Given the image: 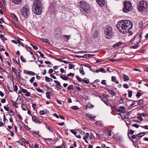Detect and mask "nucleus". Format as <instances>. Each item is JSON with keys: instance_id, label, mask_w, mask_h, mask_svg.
<instances>
[{"instance_id": "obj_1", "label": "nucleus", "mask_w": 148, "mask_h": 148, "mask_svg": "<svg viewBox=\"0 0 148 148\" xmlns=\"http://www.w3.org/2000/svg\"><path fill=\"white\" fill-rule=\"evenodd\" d=\"M41 1L39 0H36L33 3L32 11L35 14L40 15L44 8Z\"/></svg>"}, {"instance_id": "obj_2", "label": "nucleus", "mask_w": 148, "mask_h": 148, "mask_svg": "<svg viewBox=\"0 0 148 148\" xmlns=\"http://www.w3.org/2000/svg\"><path fill=\"white\" fill-rule=\"evenodd\" d=\"M133 27L132 22L128 20H121V32L126 34L128 30L131 29Z\"/></svg>"}, {"instance_id": "obj_3", "label": "nucleus", "mask_w": 148, "mask_h": 148, "mask_svg": "<svg viewBox=\"0 0 148 148\" xmlns=\"http://www.w3.org/2000/svg\"><path fill=\"white\" fill-rule=\"evenodd\" d=\"M142 36L141 34L140 35L136 36L134 38H132L129 43V45L131 48L136 49L139 46V44L141 42V38Z\"/></svg>"}, {"instance_id": "obj_4", "label": "nucleus", "mask_w": 148, "mask_h": 148, "mask_svg": "<svg viewBox=\"0 0 148 148\" xmlns=\"http://www.w3.org/2000/svg\"><path fill=\"white\" fill-rule=\"evenodd\" d=\"M137 9L140 12L147 11L148 10V3L145 1H140L137 5Z\"/></svg>"}, {"instance_id": "obj_5", "label": "nucleus", "mask_w": 148, "mask_h": 148, "mask_svg": "<svg viewBox=\"0 0 148 148\" xmlns=\"http://www.w3.org/2000/svg\"><path fill=\"white\" fill-rule=\"evenodd\" d=\"M104 34L106 37L107 39H110L113 35L112 28L109 25H106L104 28Z\"/></svg>"}, {"instance_id": "obj_6", "label": "nucleus", "mask_w": 148, "mask_h": 148, "mask_svg": "<svg viewBox=\"0 0 148 148\" xmlns=\"http://www.w3.org/2000/svg\"><path fill=\"white\" fill-rule=\"evenodd\" d=\"M21 13L22 16L27 18L30 14L29 8L27 5H25L21 8Z\"/></svg>"}, {"instance_id": "obj_7", "label": "nucleus", "mask_w": 148, "mask_h": 148, "mask_svg": "<svg viewBox=\"0 0 148 148\" xmlns=\"http://www.w3.org/2000/svg\"><path fill=\"white\" fill-rule=\"evenodd\" d=\"M79 6L81 8V11L84 12H87L89 8L88 4L84 1H82L79 3Z\"/></svg>"}, {"instance_id": "obj_8", "label": "nucleus", "mask_w": 148, "mask_h": 148, "mask_svg": "<svg viewBox=\"0 0 148 148\" xmlns=\"http://www.w3.org/2000/svg\"><path fill=\"white\" fill-rule=\"evenodd\" d=\"M124 7L123 9L124 12L127 13L128 12L132 11L133 8L130 2L126 1L124 3Z\"/></svg>"}, {"instance_id": "obj_9", "label": "nucleus", "mask_w": 148, "mask_h": 148, "mask_svg": "<svg viewBox=\"0 0 148 148\" xmlns=\"http://www.w3.org/2000/svg\"><path fill=\"white\" fill-rule=\"evenodd\" d=\"M49 11L52 13L56 12L57 11V7L54 6L53 4H51L49 7Z\"/></svg>"}, {"instance_id": "obj_10", "label": "nucleus", "mask_w": 148, "mask_h": 148, "mask_svg": "<svg viewBox=\"0 0 148 148\" xmlns=\"http://www.w3.org/2000/svg\"><path fill=\"white\" fill-rule=\"evenodd\" d=\"M15 74L16 77L18 79V81H20L21 80L24 81V79L21 77L20 71V70H18V71L15 73Z\"/></svg>"}, {"instance_id": "obj_11", "label": "nucleus", "mask_w": 148, "mask_h": 148, "mask_svg": "<svg viewBox=\"0 0 148 148\" xmlns=\"http://www.w3.org/2000/svg\"><path fill=\"white\" fill-rule=\"evenodd\" d=\"M105 95H103V97H102V96H99V97L101 99V100L107 106H108L110 104L108 102L107 98L106 97H105Z\"/></svg>"}, {"instance_id": "obj_12", "label": "nucleus", "mask_w": 148, "mask_h": 148, "mask_svg": "<svg viewBox=\"0 0 148 148\" xmlns=\"http://www.w3.org/2000/svg\"><path fill=\"white\" fill-rule=\"evenodd\" d=\"M21 92L23 93H25V95L26 97H29L30 95V93L29 92H28L27 90L23 88H21Z\"/></svg>"}, {"instance_id": "obj_13", "label": "nucleus", "mask_w": 148, "mask_h": 148, "mask_svg": "<svg viewBox=\"0 0 148 148\" xmlns=\"http://www.w3.org/2000/svg\"><path fill=\"white\" fill-rule=\"evenodd\" d=\"M96 1L99 5L101 7L103 6L105 4V0H96Z\"/></svg>"}, {"instance_id": "obj_14", "label": "nucleus", "mask_w": 148, "mask_h": 148, "mask_svg": "<svg viewBox=\"0 0 148 148\" xmlns=\"http://www.w3.org/2000/svg\"><path fill=\"white\" fill-rule=\"evenodd\" d=\"M54 82L57 84L55 86L56 88L58 89H60L62 86L60 82L57 80H54Z\"/></svg>"}, {"instance_id": "obj_15", "label": "nucleus", "mask_w": 148, "mask_h": 148, "mask_svg": "<svg viewBox=\"0 0 148 148\" xmlns=\"http://www.w3.org/2000/svg\"><path fill=\"white\" fill-rule=\"evenodd\" d=\"M24 73H25L27 75H33V76L35 75L36 74L35 73H34L32 71H24Z\"/></svg>"}, {"instance_id": "obj_16", "label": "nucleus", "mask_w": 148, "mask_h": 148, "mask_svg": "<svg viewBox=\"0 0 148 148\" xmlns=\"http://www.w3.org/2000/svg\"><path fill=\"white\" fill-rule=\"evenodd\" d=\"M32 120L34 122L36 123H38L40 124L41 123V122L38 120V119L36 117L34 116L32 117Z\"/></svg>"}, {"instance_id": "obj_17", "label": "nucleus", "mask_w": 148, "mask_h": 148, "mask_svg": "<svg viewBox=\"0 0 148 148\" xmlns=\"http://www.w3.org/2000/svg\"><path fill=\"white\" fill-rule=\"evenodd\" d=\"M122 74L123 75L122 79L124 81L126 82L130 80V78L128 76L123 74Z\"/></svg>"}, {"instance_id": "obj_18", "label": "nucleus", "mask_w": 148, "mask_h": 148, "mask_svg": "<svg viewBox=\"0 0 148 148\" xmlns=\"http://www.w3.org/2000/svg\"><path fill=\"white\" fill-rule=\"evenodd\" d=\"M22 0H12V3H14V5H18L21 3Z\"/></svg>"}, {"instance_id": "obj_19", "label": "nucleus", "mask_w": 148, "mask_h": 148, "mask_svg": "<svg viewBox=\"0 0 148 148\" xmlns=\"http://www.w3.org/2000/svg\"><path fill=\"white\" fill-rule=\"evenodd\" d=\"M64 59V58L62 57L60 58H57V60L58 61H59L61 62H63L65 63L68 64L69 63V62H68L66 61L63 60Z\"/></svg>"}, {"instance_id": "obj_20", "label": "nucleus", "mask_w": 148, "mask_h": 148, "mask_svg": "<svg viewBox=\"0 0 148 148\" xmlns=\"http://www.w3.org/2000/svg\"><path fill=\"white\" fill-rule=\"evenodd\" d=\"M11 15L12 17L13 18L15 21H18V18L15 14L12 13L11 14Z\"/></svg>"}, {"instance_id": "obj_21", "label": "nucleus", "mask_w": 148, "mask_h": 148, "mask_svg": "<svg viewBox=\"0 0 148 148\" xmlns=\"http://www.w3.org/2000/svg\"><path fill=\"white\" fill-rule=\"evenodd\" d=\"M82 82L87 84H88L90 83L89 79L86 78H85L84 79H82Z\"/></svg>"}, {"instance_id": "obj_22", "label": "nucleus", "mask_w": 148, "mask_h": 148, "mask_svg": "<svg viewBox=\"0 0 148 148\" xmlns=\"http://www.w3.org/2000/svg\"><path fill=\"white\" fill-rule=\"evenodd\" d=\"M41 40L43 42H45L48 44H50V42L47 39L42 38L41 39Z\"/></svg>"}, {"instance_id": "obj_23", "label": "nucleus", "mask_w": 148, "mask_h": 148, "mask_svg": "<svg viewBox=\"0 0 148 148\" xmlns=\"http://www.w3.org/2000/svg\"><path fill=\"white\" fill-rule=\"evenodd\" d=\"M39 132H36L35 131H34L32 133V134L36 137H38L40 136V135L39 134Z\"/></svg>"}, {"instance_id": "obj_24", "label": "nucleus", "mask_w": 148, "mask_h": 148, "mask_svg": "<svg viewBox=\"0 0 148 148\" xmlns=\"http://www.w3.org/2000/svg\"><path fill=\"white\" fill-rule=\"evenodd\" d=\"M145 134V132H142L138 134V135H136V136L138 137H142L144 136Z\"/></svg>"}, {"instance_id": "obj_25", "label": "nucleus", "mask_w": 148, "mask_h": 148, "mask_svg": "<svg viewBox=\"0 0 148 148\" xmlns=\"http://www.w3.org/2000/svg\"><path fill=\"white\" fill-rule=\"evenodd\" d=\"M112 81L113 82H115L116 84H119V82L116 80V77L115 76H112Z\"/></svg>"}, {"instance_id": "obj_26", "label": "nucleus", "mask_w": 148, "mask_h": 148, "mask_svg": "<svg viewBox=\"0 0 148 148\" xmlns=\"http://www.w3.org/2000/svg\"><path fill=\"white\" fill-rule=\"evenodd\" d=\"M129 139L132 141H133V140L136 138V135H133L131 137L130 136H128Z\"/></svg>"}, {"instance_id": "obj_27", "label": "nucleus", "mask_w": 148, "mask_h": 148, "mask_svg": "<svg viewBox=\"0 0 148 148\" xmlns=\"http://www.w3.org/2000/svg\"><path fill=\"white\" fill-rule=\"evenodd\" d=\"M121 109L122 110H121V112L123 113H125L126 111V109L125 107L123 106H121Z\"/></svg>"}, {"instance_id": "obj_28", "label": "nucleus", "mask_w": 148, "mask_h": 148, "mask_svg": "<svg viewBox=\"0 0 148 148\" xmlns=\"http://www.w3.org/2000/svg\"><path fill=\"white\" fill-rule=\"evenodd\" d=\"M21 107L22 109L24 110H27L28 108L26 107V105L23 104L21 105Z\"/></svg>"}, {"instance_id": "obj_29", "label": "nucleus", "mask_w": 148, "mask_h": 148, "mask_svg": "<svg viewBox=\"0 0 148 148\" xmlns=\"http://www.w3.org/2000/svg\"><path fill=\"white\" fill-rule=\"evenodd\" d=\"M126 124L128 125H130L131 124V122L130 120L128 119L125 118V120H124Z\"/></svg>"}, {"instance_id": "obj_30", "label": "nucleus", "mask_w": 148, "mask_h": 148, "mask_svg": "<svg viewBox=\"0 0 148 148\" xmlns=\"http://www.w3.org/2000/svg\"><path fill=\"white\" fill-rule=\"evenodd\" d=\"M98 35V32L96 30L95 32V33L94 34L93 37L95 39L97 37Z\"/></svg>"}, {"instance_id": "obj_31", "label": "nucleus", "mask_w": 148, "mask_h": 148, "mask_svg": "<svg viewBox=\"0 0 148 148\" xmlns=\"http://www.w3.org/2000/svg\"><path fill=\"white\" fill-rule=\"evenodd\" d=\"M60 33V30L59 29H56L54 32V33L55 35H57L59 34Z\"/></svg>"}, {"instance_id": "obj_32", "label": "nucleus", "mask_w": 148, "mask_h": 148, "mask_svg": "<svg viewBox=\"0 0 148 148\" xmlns=\"http://www.w3.org/2000/svg\"><path fill=\"white\" fill-rule=\"evenodd\" d=\"M86 115H87L88 117L89 118L90 120L92 121H95L94 119V117L88 115L87 114H86Z\"/></svg>"}, {"instance_id": "obj_33", "label": "nucleus", "mask_w": 148, "mask_h": 148, "mask_svg": "<svg viewBox=\"0 0 148 148\" xmlns=\"http://www.w3.org/2000/svg\"><path fill=\"white\" fill-rule=\"evenodd\" d=\"M45 79L46 81L47 82H51L53 81L52 79L50 78L47 76L45 77Z\"/></svg>"}, {"instance_id": "obj_34", "label": "nucleus", "mask_w": 148, "mask_h": 148, "mask_svg": "<svg viewBox=\"0 0 148 148\" xmlns=\"http://www.w3.org/2000/svg\"><path fill=\"white\" fill-rule=\"evenodd\" d=\"M108 92L111 95H115L116 94V93L113 90H108Z\"/></svg>"}, {"instance_id": "obj_35", "label": "nucleus", "mask_w": 148, "mask_h": 148, "mask_svg": "<svg viewBox=\"0 0 148 148\" xmlns=\"http://www.w3.org/2000/svg\"><path fill=\"white\" fill-rule=\"evenodd\" d=\"M79 72L82 75H84L85 72L84 71L83 68V67H80L79 68Z\"/></svg>"}, {"instance_id": "obj_36", "label": "nucleus", "mask_w": 148, "mask_h": 148, "mask_svg": "<svg viewBox=\"0 0 148 148\" xmlns=\"http://www.w3.org/2000/svg\"><path fill=\"white\" fill-rule=\"evenodd\" d=\"M44 86L47 88L48 90L50 91V92L52 93L53 92V90L51 88H50L49 87L47 86V85H44Z\"/></svg>"}, {"instance_id": "obj_37", "label": "nucleus", "mask_w": 148, "mask_h": 148, "mask_svg": "<svg viewBox=\"0 0 148 148\" xmlns=\"http://www.w3.org/2000/svg\"><path fill=\"white\" fill-rule=\"evenodd\" d=\"M13 62H14L15 64L19 65V66H20L21 65H20V63L19 59V58L18 59V61H17L15 59H13Z\"/></svg>"}, {"instance_id": "obj_38", "label": "nucleus", "mask_w": 148, "mask_h": 148, "mask_svg": "<svg viewBox=\"0 0 148 148\" xmlns=\"http://www.w3.org/2000/svg\"><path fill=\"white\" fill-rule=\"evenodd\" d=\"M60 77L61 78L64 80H67L68 79V78L65 75H64L63 76H60Z\"/></svg>"}, {"instance_id": "obj_39", "label": "nucleus", "mask_w": 148, "mask_h": 148, "mask_svg": "<svg viewBox=\"0 0 148 148\" xmlns=\"http://www.w3.org/2000/svg\"><path fill=\"white\" fill-rule=\"evenodd\" d=\"M127 99L126 98H121V104L126 103L127 101Z\"/></svg>"}, {"instance_id": "obj_40", "label": "nucleus", "mask_w": 148, "mask_h": 148, "mask_svg": "<svg viewBox=\"0 0 148 148\" xmlns=\"http://www.w3.org/2000/svg\"><path fill=\"white\" fill-rule=\"evenodd\" d=\"M120 21H119L116 25V27L119 29V31L120 32Z\"/></svg>"}, {"instance_id": "obj_41", "label": "nucleus", "mask_w": 148, "mask_h": 148, "mask_svg": "<svg viewBox=\"0 0 148 148\" xmlns=\"http://www.w3.org/2000/svg\"><path fill=\"white\" fill-rule=\"evenodd\" d=\"M138 27L139 28H142L143 27V22L140 21L138 24Z\"/></svg>"}, {"instance_id": "obj_42", "label": "nucleus", "mask_w": 148, "mask_h": 148, "mask_svg": "<svg viewBox=\"0 0 148 148\" xmlns=\"http://www.w3.org/2000/svg\"><path fill=\"white\" fill-rule=\"evenodd\" d=\"M0 38H1V39L4 40H7V39L6 38L4 37V36L2 34H0Z\"/></svg>"}, {"instance_id": "obj_43", "label": "nucleus", "mask_w": 148, "mask_h": 148, "mask_svg": "<svg viewBox=\"0 0 148 148\" xmlns=\"http://www.w3.org/2000/svg\"><path fill=\"white\" fill-rule=\"evenodd\" d=\"M134 131L133 130H132L131 129L130 130V132L128 133V134H127V135H128V136H130V135H132V134H133L134 133Z\"/></svg>"}, {"instance_id": "obj_44", "label": "nucleus", "mask_w": 148, "mask_h": 148, "mask_svg": "<svg viewBox=\"0 0 148 148\" xmlns=\"http://www.w3.org/2000/svg\"><path fill=\"white\" fill-rule=\"evenodd\" d=\"M45 125H46V127L47 129L49 130L50 131H51L52 132H54V130L50 128V127L49 126L47 125L46 124H45Z\"/></svg>"}, {"instance_id": "obj_45", "label": "nucleus", "mask_w": 148, "mask_h": 148, "mask_svg": "<svg viewBox=\"0 0 148 148\" xmlns=\"http://www.w3.org/2000/svg\"><path fill=\"white\" fill-rule=\"evenodd\" d=\"M79 58H89L88 57V54H84L83 56H78Z\"/></svg>"}, {"instance_id": "obj_46", "label": "nucleus", "mask_w": 148, "mask_h": 148, "mask_svg": "<svg viewBox=\"0 0 148 148\" xmlns=\"http://www.w3.org/2000/svg\"><path fill=\"white\" fill-rule=\"evenodd\" d=\"M46 95L47 98L49 99L51 98V95L49 92H47L46 93Z\"/></svg>"}, {"instance_id": "obj_47", "label": "nucleus", "mask_w": 148, "mask_h": 148, "mask_svg": "<svg viewBox=\"0 0 148 148\" xmlns=\"http://www.w3.org/2000/svg\"><path fill=\"white\" fill-rule=\"evenodd\" d=\"M120 45V42H119L118 43L114 45L113 47L114 48H116Z\"/></svg>"}, {"instance_id": "obj_48", "label": "nucleus", "mask_w": 148, "mask_h": 148, "mask_svg": "<svg viewBox=\"0 0 148 148\" xmlns=\"http://www.w3.org/2000/svg\"><path fill=\"white\" fill-rule=\"evenodd\" d=\"M67 88L69 90H73L74 89L73 86V85H70L67 87Z\"/></svg>"}, {"instance_id": "obj_49", "label": "nucleus", "mask_w": 148, "mask_h": 148, "mask_svg": "<svg viewBox=\"0 0 148 148\" xmlns=\"http://www.w3.org/2000/svg\"><path fill=\"white\" fill-rule=\"evenodd\" d=\"M115 110L116 111V113L119 115H120V109L116 108Z\"/></svg>"}, {"instance_id": "obj_50", "label": "nucleus", "mask_w": 148, "mask_h": 148, "mask_svg": "<svg viewBox=\"0 0 148 148\" xmlns=\"http://www.w3.org/2000/svg\"><path fill=\"white\" fill-rule=\"evenodd\" d=\"M36 89L39 92H42V93H44V91L42 90L40 88H36Z\"/></svg>"}, {"instance_id": "obj_51", "label": "nucleus", "mask_w": 148, "mask_h": 148, "mask_svg": "<svg viewBox=\"0 0 148 148\" xmlns=\"http://www.w3.org/2000/svg\"><path fill=\"white\" fill-rule=\"evenodd\" d=\"M137 102H138V104L139 105L142 104L143 103V99H140Z\"/></svg>"}, {"instance_id": "obj_52", "label": "nucleus", "mask_w": 148, "mask_h": 148, "mask_svg": "<svg viewBox=\"0 0 148 148\" xmlns=\"http://www.w3.org/2000/svg\"><path fill=\"white\" fill-rule=\"evenodd\" d=\"M75 66L74 65L70 63L69 64V69H72L73 67Z\"/></svg>"}, {"instance_id": "obj_53", "label": "nucleus", "mask_w": 148, "mask_h": 148, "mask_svg": "<svg viewBox=\"0 0 148 148\" xmlns=\"http://www.w3.org/2000/svg\"><path fill=\"white\" fill-rule=\"evenodd\" d=\"M132 101H133L132 103L130 105V107H132L133 106H134L136 102H137L138 101H136L134 100H132Z\"/></svg>"}, {"instance_id": "obj_54", "label": "nucleus", "mask_w": 148, "mask_h": 148, "mask_svg": "<svg viewBox=\"0 0 148 148\" xmlns=\"http://www.w3.org/2000/svg\"><path fill=\"white\" fill-rule=\"evenodd\" d=\"M70 132L75 135H76L77 134V132L74 130H71Z\"/></svg>"}, {"instance_id": "obj_55", "label": "nucleus", "mask_w": 148, "mask_h": 148, "mask_svg": "<svg viewBox=\"0 0 148 148\" xmlns=\"http://www.w3.org/2000/svg\"><path fill=\"white\" fill-rule=\"evenodd\" d=\"M72 109L75 110H77L79 109V108L77 106H73L71 107Z\"/></svg>"}, {"instance_id": "obj_56", "label": "nucleus", "mask_w": 148, "mask_h": 148, "mask_svg": "<svg viewBox=\"0 0 148 148\" xmlns=\"http://www.w3.org/2000/svg\"><path fill=\"white\" fill-rule=\"evenodd\" d=\"M17 118L20 121H21L22 119V118L19 113L18 114Z\"/></svg>"}, {"instance_id": "obj_57", "label": "nucleus", "mask_w": 148, "mask_h": 148, "mask_svg": "<svg viewBox=\"0 0 148 148\" xmlns=\"http://www.w3.org/2000/svg\"><path fill=\"white\" fill-rule=\"evenodd\" d=\"M88 138V137L86 136H85L83 137L84 140H85V142L88 144V141L87 140V138Z\"/></svg>"}, {"instance_id": "obj_58", "label": "nucleus", "mask_w": 148, "mask_h": 148, "mask_svg": "<svg viewBox=\"0 0 148 148\" xmlns=\"http://www.w3.org/2000/svg\"><path fill=\"white\" fill-rule=\"evenodd\" d=\"M132 91H130L128 92V97H129L130 98L131 97L132 95Z\"/></svg>"}, {"instance_id": "obj_59", "label": "nucleus", "mask_w": 148, "mask_h": 148, "mask_svg": "<svg viewBox=\"0 0 148 148\" xmlns=\"http://www.w3.org/2000/svg\"><path fill=\"white\" fill-rule=\"evenodd\" d=\"M76 77L77 78V80L80 82H82V79L81 78L79 77L78 76H76Z\"/></svg>"}, {"instance_id": "obj_60", "label": "nucleus", "mask_w": 148, "mask_h": 148, "mask_svg": "<svg viewBox=\"0 0 148 148\" xmlns=\"http://www.w3.org/2000/svg\"><path fill=\"white\" fill-rule=\"evenodd\" d=\"M25 48L29 51H31V47L27 46H25Z\"/></svg>"}, {"instance_id": "obj_61", "label": "nucleus", "mask_w": 148, "mask_h": 148, "mask_svg": "<svg viewBox=\"0 0 148 148\" xmlns=\"http://www.w3.org/2000/svg\"><path fill=\"white\" fill-rule=\"evenodd\" d=\"M12 71L13 72H15V73H16V72L18 71V70H16L15 68H14L13 67H12Z\"/></svg>"}, {"instance_id": "obj_62", "label": "nucleus", "mask_w": 148, "mask_h": 148, "mask_svg": "<svg viewBox=\"0 0 148 148\" xmlns=\"http://www.w3.org/2000/svg\"><path fill=\"white\" fill-rule=\"evenodd\" d=\"M14 89L15 91L16 92L18 89L17 86L15 85L14 87Z\"/></svg>"}, {"instance_id": "obj_63", "label": "nucleus", "mask_w": 148, "mask_h": 148, "mask_svg": "<svg viewBox=\"0 0 148 148\" xmlns=\"http://www.w3.org/2000/svg\"><path fill=\"white\" fill-rule=\"evenodd\" d=\"M141 95V94L139 92H137L136 96L138 98H139Z\"/></svg>"}, {"instance_id": "obj_64", "label": "nucleus", "mask_w": 148, "mask_h": 148, "mask_svg": "<svg viewBox=\"0 0 148 148\" xmlns=\"http://www.w3.org/2000/svg\"><path fill=\"white\" fill-rule=\"evenodd\" d=\"M35 77H32L31 79H30L29 80V81L31 83H33L34 81V80L35 79Z\"/></svg>"}]
</instances>
